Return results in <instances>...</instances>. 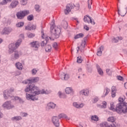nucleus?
Masks as SVG:
<instances>
[{
    "label": "nucleus",
    "instance_id": "774afa93",
    "mask_svg": "<svg viewBox=\"0 0 127 127\" xmlns=\"http://www.w3.org/2000/svg\"><path fill=\"white\" fill-rule=\"evenodd\" d=\"M75 20H76L77 23H79V21H78V18H76L74 19Z\"/></svg>",
    "mask_w": 127,
    "mask_h": 127
},
{
    "label": "nucleus",
    "instance_id": "864d4df0",
    "mask_svg": "<svg viewBox=\"0 0 127 127\" xmlns=\"http://www.w3.org/2000/svg\"><path fill=\"white\" fill-rule=\"evenodd\" d=\"M37 72V70H36L35 69V68H34L32 69V73L33 75H35V74H36V73Z\"/></svg>",
    "mask_w": 127,
    "mask_h": 127
},
{
    "label": "nucleus",
    "instance_id": "3c124183",
    "mask_svg": "<svg viewBox=\"0 0 127 127\" xmlns=\"http://www.w3.org/2000/svg\"><path fill=\"white\" fill-rule=\"evenodd\" d=\"M99 101V98L98 97H95L93 101V103L95 104V103H97Z\"/></svg>",
    "mask_w": 127,
    "mask_h": 127
},
{
    "label": "nucleus",
    "instance_id": "5701e85b",
    "mask_svg": "<svg viewBox=\"0 0 127 127\" xmlns=\"http://www.w3.org/2000/svg\"><path fill=\"white\" fill-rule=\"evenodd\" d=\"M48 107L49 109H55L56 104L53 103V102H50L48 104Z\"/></svg>",
    "mask_w": 127,
    "mask_h": 127
},
{
    "label": "nucleus",
    "instance_id": "69168bd1",
    "mask_svg": "<svg viewBox=\"0 0 127 127\" xmlns=\"http://www.w3.org/2000/svg\"><path fill=\"white\" fill-rule=\"evenodd\" d=\"M124 87L126 89H127V82H126L124 84Z\"/></svg>",
    "mask_w": 127,
    "mask_h": 127
},
{
    "label": "nucleus",
    "instance_id": "0e129e2a",
    "mask_svg": "<svg viewBox=\"0 0 127 127\" xmlns=\"http://www.w3.org/2000/svg\"><path fill=\"white\" fill-rule=\"evenodd\" d=\"M2 117H3V115L2 114V113H1V112H0V119H1V118H2Z\"/></svg>",
    "mask_w": 127,
    "mask_h": 127
},
{
    "label": "nucleus",
    "instance_id": "5fc2aeb1",
    "mask_svg": "<svg viewBox=\"0 0 127 127\" xmlns=\"http://www.w3.org/2000/svg\"><path fill=\"white\" fill-rule=\"evenodd\" d=\"M116 93H117V92L112 91V98H115V97H116Z\"/></svg>",
    "mask_w": 127,
    "mask_h": 127
},
{
    "label": "nucleus",
    "instance_id": "2eb2a0df",
    "mask_svg": "<svg viewBox=\"0 0 127 127\" xmlns=\"http://www.w3.org/2000/svg\"><path fill=\"white\" fill-rule=\"evenodd\" d=\"M18 4V1L14 0L13 1L9 6V8H14V7H16V5Z\"/></svg>",
    "mask_w": 127,
    "mask_h": 127
},
{
    "label": "nucleus",
    "instance_id": "7ed1b4c3",
    "mask_svg": "<svg viewBox=\"0 0 127 127\" xmlns=\"http://www.w3.org/2000/svg\"><path fill=\"white\" fill-rule=\"evenodd\" d=\"M14 91V89L11 88L9 90L6 89L3 92V97L5 100H7L8 98H12V100H15V101L19 100V102L21 104H23L24 101L20 97L18 96H11V93Z\"/></svg>",
    "mask_w": 127,
    "mask_h": 127
},
{
    "label": "nucleus",
    "instance_id": "72a5a7b5",
    "mask_svg": "<svg viewBox=\"0 0 127 127\" xmlns=\"http://www.w3.org/2000/svg\"><path fill=\"white\" fill-rule=\"evenodd\" d=\"M47 42H48V40H47V39H45L44 41H43L41 43V46H42V47L45 46V45H46V44H47Z\"/></svg>",
    "mask_w": 127,
    "mask_h": 127
},
{
    "label": "nucleus",
    "instance_id": "4c0bfd02",
    "mask_svg": "<svg viewBox=\"0 0 127 127\" xmlns=\"http://www.w3.org/2000/svg\"><path fill=\"white\" fill-rule=\"evenodd\" d=\"M108 122H110L111 123H115V121H116V119H115V118L113 117H109L108 119Z\"/></svg>",
    "mask_w": 127,
    "mask_h": 127
},
{
    "label": "nucleus",
    "instance_id": "2f4dec72",
    "mask_svg": "<svg viewBox=\"0 0 127 127\" xmlns=\"http://www.w3.org/2000/svg\"><path fill=\"white\" fill-rule=\"evenodd\" d=\"M52 48L51 47V46L48 45L45 47V51H46V52H50L51 51Z\"/></svg>",
    "mask_w": 127,
    "mask_h": 127
},
{
    "label": "nucleus",
    "instance_id": "de8ad7c7",
    "mask_svg": "<svg viewBox=\"0 0 127 127\" xmlns=\"http://www.w3.org/2000/svg\"><path fill=\"white\" fill-rule=\"evenodd\" d=\"M102 104V108H104V109H105V108H107V102L106 101H103Z\"/></svg>",
    "mask_w": 127,
    "mask_h": 127
},
{
    "label": "nucleus",
    "instance_id": "a878e982",
    "mask_svg": "<svg viewBox=\"0 0 127 127\" xmlns=\"http://www.w3.org/2000/svg\"><path fill=\"white\" fill-rule=\"evenodd\" d=\"M12 0H3L1 2H0V5H3L6 4L7 2H10Z\"/></svg>",
    "mask_w": 127,
    "mask_h": 127
},
{
    "label": "nucleus",
    "instance_id": "393cba45",
    "mask_svg": "<svg viewBox=\"0 0 127 127\" xmlns=\"http://www.w3.org/2000/svg\"><path fill=\"white\" fill-rule=\"evenodd\" d=\"M59 118L60 119H66V120H70V119L68 118V117L66 116V115L64 114H61L59 115Z\"/></svg>",
    "mask_w": 127,
    "mask_h": 127
},
{
    "label": "nucleus",
    "instance_id": "e2e57ef3",
    "mask_svg": "<svg viewBox=\"0 0 127 127\" xmlns=\"http://www.w3.org/2000/svg\"><path fill=\"white\" fill-rule=\"evenodd\" d=\"M21 72L19 71H17L16 72V76H18L19 75H20Z\"/></svg>",
    "mask_w": 127,
    "mask_h": 127
},
{
    "label": "nucleus",
    "instance_id": "f3484780",
    "mask_svg": "<svg viewBox=\"0 0 127 127\" xmlns=\"http://www.w3.org/2000/svg\"><path fill=\"white\" fill-rule=\"evenodd\" d=\"M11 31H12V29L11 28H5L3 30V34H8Z\"/></svg>",
    "mask_w": 127,
    "mask_h": 127
},
{
    "label": "nucleus",
    "instance_id": "cd10ccee",
    "mask_svg": "<svg viewBox=\"0 0 127 127\" xmlns=\"http://www.w3.org/2000/svg\"><path fill=\"white\" fill-rule=\"evenodd\" d=\"M72 92H73V89H72V88L66 87L65 88L66 94H70V93H72Z\"/></svg>",
    "mask_w": 127,
    "mask_h": 127
},
{
    "label": "nucleus",
    "instance_id": "412c9836",
    "mask_svg": "<svg viewBox=\"0 0 127 127\" xmlns=\"http://www.w3.org/2000/svg\"><path fill=\"white\" fill-rule=\"evenodd\" d=\"M32 47H34L35 48H38L39 47L40 44L38 42H33L30 43Z\"/></svg>",
    "mask_w": 127,
    "mask_h": 127
},
{
    "label": "nucleus",
    "instance_id": "4468645a",
    "mask_svg": "<svg viewBox=\"0 0 127 127\" xmlns=\"http://www.w3.org/2000/svg\"><path fill=\"white\" fill-rule=\"evenodd\" d=\"M89 90L88 89H83L80 91L79 94L82 95V96H89Z\"/></svg>",
    "mask_w": 127,
    "mask_h": 127
},
{
    "label": "nucleus",
    "instance_id": "bf43d9fd",
    "mask_svg": "<svg viewBox=\"0 0 127 127\" xmlns=\"http://www.w3.org/2000/svg\"><path fill=\"white\" fill-rule=\"evenodd\" d=\"M84 29H85V30H87V31L89 30V27H88V26L86 25L84 26Z\"/></svg>",
    "mask_w": 127,
    "mask_h": 127
},
{
    "label": "nucleus",
    "instance_id": "58836bf2",
    "mask_svg": "<svg viewBox=\"0 0 127 127\" xmlns=\"http://www.w3.org/2000/svg\"><path fill=\"white\" fill-rule=\"evenodd\" d=\"M106 72L109 76H112V73H113V71L111 70L109 68H107L106 70Z\"/></svg>",
    "mask_w": 127,
    "mask_h": 127
},
{
    "label": "nucleus",
    "instance_id": "0eeeda50",
    "mask_svg": "<svg viewBox=\"0 0 127 127\" xmlns=\"http://www.w3.org/2000/svg\"><path fill=\"white\" fill-rule=\"evenodd\" d=\"M101 127H119V125L116 123H113L112 124H109L107 122H104L100 124Z\"/></svg>",
    "mask_w": 127,
    "mask_h": 127
},
{
    "label": "nucleus",
    "instance_id": "680f3d73",
    "mask_svg": "<svg viewBox=\"0 0 127 127\" xmlns=\"http://www.w3.org/2000/svg\"><path fill=\"white\" fill-rule=\"evenodd\" d=\"M19 37L20 38H22L23 39V38H24V35L23 34H20L19 35Z\"/></svg>",
    "mask_w": 127,
    "mask_h": 127
},
{
    "label": "nucleus",
    "instance_id": "f03ea898",
    "mask_svg": "<svg viewBox=\"0 0 127 127\" xmlns=\"http://www.w3.org/2000/svg\"><path fill=\"white\" fill-rule=\"evenodd\" d=\"M51 33L52 34V38L50 37H47V36L44 34V31L43 30H41V37L43 39H47L48 41L49 39L51 40H54L55 38H59L60 36V33H61V29L57 27H54V26L52 25L51 27Z\"/></svg>",
    "mask_w": 127,
    "mask_h": 127
},
{
    "label": "nucleus",
    "instance_id": "a19ab883",
    "mask_svg": "<svg viewBox=\"0 0 127 127\" xmlns=\"http://www.w3.org/2000/svg\"><path fill=\"white\" fill-rule=\"evenodd\" d=\"M28 0H22V1H21V4L22 5H25V4H26V3H27V1Z\"/></svg>",
    "mask_w": 127,
    "mask_h": 127
},
{
    "label": "nucleus",
    "instance_id": "9b49d317",
    "mask_svg": "<svg viewBox=\"0 0 127 127\" xmlns=\"http://www.w3.org/2000/svg\"><path fill=\"white\" fill-rule=\"evenodd\" d=\"M72 8H73V5L71 3L67 4L66 8L64 10L65 14H68Z\"/></svg>",
    "mask_w": 127,
    "mask_h": 127
},
{
    "label": "nucleus",
    "instance_id": "ea45409f",
    "mask_svg": "<svg viewBox=\"0 0 127 127\" xmlns=\"http://www.w3.org/2000/svg\"><path fill=\"white\" fill-rule=\"evenodd\" d=\"M53 47L55 50H57L58 49V44L57 43H54L53 44Z\"/></svg>",
    "mask_w": 127,
    "mask_h": 127
},
{
    "label": "nucleus",
    "instance_id": "ddd939ff",
    "mask_svg": "<svg viewBox=\"0 0 127 127\" xmlns=\"http://www.w3.org/2000/svg\"><path fill=\"white\" fill-rule=\"evenodd\" d=\"M13 52H14L13 59H15V60H16V59H18V58H19V57H20V56L22 55V53L20 51H15Z\"/></svg>",
    "mask_w": 127,
    "mask_h": 127
},
{
    "label": "nucleus",
    "instance_id": "79ce46f5",
    "mask_svg": "<svg viewBox=\"0 0 127 127\" xmlns=\"http://www.w3.org/2000/svg\"><path fill=\"white\" fill-rule=\"evenodd\" d=\"M63 23H64L63 27H64V28L66 29V28H67V27H68V23H67V22H66V21H64Z\"/></svg>",
    "mask_w": 127,
    "mask_h": 127
},
{
    "label": "nucleus",
    "instance_id": "1a4fd4ad",
    "mask_svg": "<svg viewBox=\"0 0 127 127\" xmlns=\"http://www.w3.org/2000/svg\"><path fill=\"white\" fill-rule=\"evenodd\" d=\"M52 122L55 127H58L60 126V122H59V118L57 117H53L52 118Z\"/></svg>",
    "mask_w": 127,
    "mask_h": 127
},
{
    "label": "nucleus",
    "instance_id": "c756f323",
    "mask_svg": "<svg viewBox=\"0 0 127 127\" xmlns=\"http://www.w3.org/2000/svg\"><path fill=\"white\" fill-rule=\"evenodd\" d=\"M110 89L108 88H106L105 89H104V92H106L105 94L104 95H103L102 96V98H105V97H106V96H107V95L109 94V93H110Z\"/></svg>",
    "mask_w": 127,
    "mask_h": 127
},
{
    "label": "nucleus",
    "instance_id": "6e6d98bb",
    "mask_svg": "<svg viewBox=\"0 0 127 127\" xmlns=\"http://www.w3.org/2000/svg\"><path fill=\"white\" fill-rule=\"evenodd\" d=\"M118 80H119L120 81H123V77L121 76H117Z\"/></svg>",
    "mask_w": 127,
    "mask_h": 127
},
{
    "label": "nucleus",
    "instance_id": "f8f14e48",
    "mask_svg": "<svg viewBox=\"0 0 127 127\" xmlns=\"http://www.w3.org/2000/svg\"><path fill=\"white\" fill-rule=\"evenodd\" d=\"M85 22H87V23H91L93 25H95V21L92 20L91 17L89 16H85L83 19Z\"/></svg>",
    "mask_w": 127,
    "mask_h": 127
},
{
    "label": "nucleus",
    "instance_id": "bb28decb",
    "mask_svg": "<svg viewBox=\"0 0 127 127\" xmlns=\"http://www.w3.org/2000/svg\"><path fill=\"white\" fill-rule=\"evenodd\" d=\"M84 34L83 33H79L74 36V39H78V38H83Z\"/></svg>",
    "mask_w": 127,
    "mask_h": 127
},
{
    "label": "nucleus",
    "instance_id": "473e14b6",
    "mask_svg": "<svg viewBox=\"0 0 127 127\" xmlns=\"http://www.w3.org/2000/svg\"><path fill=\"white\" fill-rule=\"evenodd\" d=\"M110 110H111V111H113V112H115L116 111V108H115V105L114 104V102H111L110 104Z\"/></svg>",
    "mask_w": 127,
    "mask_h": 127
},
{
    "label": "nucleus",
    "instance_id": "20e7f679",
    "mask_svg": "<svg viewBox=\"0 0 127 127\" xmlns=\"http://www.w3.org/2000/svg\"><path fill=\"white\" fill-rule=\"evenodd\" d=\"M118 114H126L127 113V103L126 102L120 103L116 106L115 111Z\"/></svg>",
    "mask_w": 127,
    "mask_h": 127
},
{
    "label": "nucleus",
    "instance_id": "a18cd8bd",
    "mask_svg": "<svg viewBox=\"0 0 127 127\" xmlns=\"http://www.w3.org/2000/svg\"><path fill=\"white\" fill-rule=\"evenodd\" d=\"M27 35L29 38H32L34 37V36H35V34L33 33H30V34H28Z\"/></svg>",
    "mask_w": 127,
    "mask_h": 127
},
{
    "label": "nucleus",
    "instance_id": "6ab92c4d",
    "mask_svg": "<svg viewBox=\"0 0 127 127\" xmlns=\"http://www.w3.org/2000/svg\"><path fill=\"white\" fill-rule=\"evenodd\" d=\"M118 14L121 15V16H125L127 14V9H124L122 11L120 10V9H118Z\"/></svg>",
    "mask_w": 127,
    "mask_h": 127
},
{
    "label": "nucleus",
    "instance_id": "9d476101",
    "mask_svg": "<svg viewBox=\"0 0 127 127\" xmlns=\"http://www.w3.org/2000/svg\"><path fill=\"white\" fill-rule=\"evenodd\" d=\"M86 41H82L80 46L77 47V48L76 49L77 53L79 52V50H80L81 52H84V49H85V46H86Z\"/></svg>",
    "mask_w": 127,
    "mask_h": 127
},
{
    "label": "nucleus",
    "instance_id": "603ef678",
    "mask_svg": "<svg viewBox=\"0 0 127 127\" xmlns=\"http://www.w3.org/2000/svg\"><path fill=\"white\" fill-rule=\"evenodd\" d=\"M111 90L112 92H117V88L116 86H112Z\"/></svg>",
    "mask_w": 127,
    "mask_h": 127
},
{
    "label": "nucleus",
    "instance_id": "423d86ee",
    "mask_svg": "<svg viewBox=\"0 0 127 127\" xmlns=\"http://www.w3.org/2000/svg\"><path fill=\"white\" fill-rule=\"evenodd\" d=\"M28 14H29L28 10L20 11L16 13V16L18 19H23L24 17Z\"/></svg>",
    "mask_w": 127,
    "mask_h": 127
},
{
    "label": "nucleus",
    "instance_id": "338daca9",
    "mask_svg": "<svg viewBox=\"0 0 127 127\" xmlns=\"http://www.w3.org/2000/svg\"><path fill=\"white\" fill-rule=\"evenodd\" d=\"M63 72L61 74V78L62 79V80H63Z\"/></svg>",
    "mask_w": 127,
    "mask_h": 127
},
{
    "label": "nucleus",
    "instance_id": "09e8293b",
    "mask_svg": "<svg viewBox=\"0 0 127 127\" xmlns=\"http://www.w3.org/2000/svg\"><path fill=\"white\" fill-rule=\"evenodd\" d=\"M25 29L26 30H31V27L29 25H28L25 27Z\"/></svg>",
    "mask_w": 127,
    "mask_h": 127
},
{
    "label": "nucleus",
    "instance_id": "c9c22d12",
    "mask_svg": "<svg viewBox=\"0 0 127 127\" xmlns=\"http://www.w3.org/2000/svg\"><path fill=\"white\" fill-rule=\"evenodd\" d=\"M63 80H67L69 79V74H67L63 73Z\"/></svg>",
    "mask_w": 127,
    "mask_h": 127
},
{
    "label": "nucleus",
    "instance_id": "4d7b16f0",
    "mask_svg": "<svg viewBox=\"0 0 127 127\" xmlns=\"http://www.w3.org/2000/svg\"><path fill=\"white\" fill-rule=\"evenodd\" d=\"M21 116H22L23 117H27V113H21L20 114Z\"/></svg>",
    "mask_w": 127,
    "mask_h": 127
},
{
    "label": "nucleus",
    "instance_id": "f704fd0d",
    "mask_svg": "<svg viewBox=\"0 0 127 127\" xmlns=\"http://www.w3.org/2000/svg\"><path fill=\"white\" fill-rule=\"evenodd\" d=\"M35 9L37 12H40L41 11V9L40 8V6H39V5H35Z\"/></svg>",
    "mask_w": 127,
    "mask_h": 127
},
{
    "label": "nucleus",
    "instance_id": "37998d69",
    "mask_svg": "<svg viewBox=\"0 0 127 127\" xmlns=\"http://www.w3.org/2000/svg\"><path fill=\"white\" fill-rule=\"evenodd\" d=\"M92 0H88V8H91V5H92Z\"/></svg>",
    "mask_w": 127,
    "mask_h": 127
},
{
    "label": "nucleus",
    "instance_id": "e433bc0d",
    "mask_svg": "<svg viewBox=\"0 0 127 127\" xmlns=\"http://www.w3.org/2000/svg\"><path fill=\"white\" fill-rule=\"evenodd\" d=\"M24 25V23L23 22H19L16 24L17 27H22Z\"/></svg>",
    "mask_w": 127,
    "mask_h": 127
},
{
    "label": "nucleus",
    "instance_id": "c85d7f7f",
    "mask_svg": "<svg viewBox=\"0 0 127 127\" xmlns=\"http://www.w3.org/2000/svg\"><path fill=\"white\" fill-rule=\"evenodd\" d=\"M22 118L20 116H16L11 118V121H20Z\"/></svg>",
    "mask_w": 127,
    "mask_h": 127
},
{
    "label": "nucleus",
    "instance_id": "a211bd4d",
    "mask_svg": "<svg viewBox=\"0 0 127 127\" xmlns=\"http://www.w3.org/2000/svg\"><path fill=\"white\" fill-rule=\"evenodd\" d=\"M73 105L75 107V108H77V109H81V108H83V107H84V106L83 103H81L79 104L77 103V102H74L73 103Z\"/></svg>",
    "mask_w": 127,
    "mask_h": 127
},
{
    "label": "nucleus",
    "instance_id": "c03bdc74",
    "mask_svg": "<svg viewBox=\"0 0 127 127\" xmlns=\"http://www.w3.org/2000/svg\"><path fill=\"white\" fill-rule=\"evenodd\" d=\"M82 57H78L77 58V63H82Z\"/></svg>",
    "mask_w": 127,
    "mask_h": 127
},
{
    "label": "nucleus",
    "instance_id": "49530a36",
    "mask_svg": "<svg viewBox=\"0 0 127 127\" xmlns=\"http://www.w3.org/2000/svg\"><path fill=\"white\" fill-rule=\"evenodd\" d=\"M28 20H29V21H31V20H32L33 19V15H30L27 17Z\"/></svg>",
    "mask_w": 127,
    "mask_h": 127
},
{
    "label": "nucleus",
    "instance_id": "8fccbe9b",
    "mask_svg": "<svg viewBox=\"0 0 127 127\" xmlns=\"http://www.w3.org/2000/svg\"><path fill=\"white\" fill-rule=\"evenodd\" d=\"M58 95L60 96V98H65L64 97V94H62L61 92H59Z\"/></svg>",
    "mask_w": 127,
    "mask_h": 127
},
{
    "label": "nucleus",
    "instance_id": "dca6fc26",
    "mask_svg": "<svg viewBox=\"0 0 127 127\" xmlns=\"http://www.w3.org/2000/svg\"><path fill=\"white\" fill-rule=\"evenodd\" d=\"M96 66L97 69L98 73L99 74V75H100V76H103V75H104V71H103V69H102L99 64H97Z\"/></svg>",
    "mask_w": 127,
    "mask_h": 127
},
{
    "label": "nucleus",
    "instance_id": "6e6552de",
    "mask_svg": "<svg viewBox=\"0 0 127 127\" xmlns=\"http://www.w3.org/2000/svg\"><path fill=\"white\" fill-rule=\"evenodd\" d=\"M2 107L3 108H6L7 110H10V109H13L14 108V106L11 104V102L7 101L5 102L3 105Z\"/></svg>",
    "mask_w": 127,
    "mask_h": 127
},
{
    "label": "nucleus",
    "instance_id": "b1692460",
    "mask_svg": "<svg viewBox=\"0 0 127 127\" xmlns=\"http://www.w3.org/2000/svg\"><path fill=\"white\" fill-rule=\"evenodd\" d=\"M112 40L113 42L117 43V42H119V40H123V38L122 37H117L116 38H113Z\"/></svg>",
    "mask_w": 127,
    "mask_h": 127
},
{
    "label": "nucleus",
    "instance_id": "13d9d810",
    "mask_svg": "<svg viewBox=\"0 0 127 127\" xmlns=\"http://www.w3.org/2000/svg\"><path fill=\"white\" fill-rule=\"evenodd\" d=\"M31 30H34L35 29H36V26L33 25L32 26H31Z\"/></svg>",
    "mask_w": 127,
    "mask_h": 127
},
{
    "label": "nucleus",
    "instance_id": "4be33fe9",
    "mask_svg": "<svg viewBox=\"0 0 127 127\" xmlns=\"http://www.w3.org/2000/svg\"><path fill=\"white\" fill-rule=\"evenodd\" d=\"M104 50V46H101L99 49H98V51L97 53V55L98 56H101L102 55V52H103V51Z\"/></svg>",
    "mask_w": 127,
    "mask_h": 127
},
{
    "label": "nucleus",
    "instance_id": "7c9ffc66",
    "mask_svg": "<svg viewBox=\"0 0 127 127\" xmlns=\"http://www.w3.org/2000/svg\"><path fill=\"white\" fill-rule=\"evenodd\" d=\"M91 121H94V122H98L99 121V117L97 116H92L91 118Z\"/></svg>",
    "mask_w": 127,
    "mask_h": 127
},
{
    "label": "nucleus",
    "instance_id": "aec40b11",
    "mask_svg": "<svg viewBox=\"0 0 127 127\" xmlns=\"http://www.w3.org/2000/svg\"><path fill=\"white\" fill-rule=\"evenodd\" d=\"M15 67L18 69V70H22L23 66H22V64L19 62L16 63L15 64Z\"/></svg>",
    "mask_w": 127,
    "mask_h": 127
},
{
    "label": "nucleus",
    "instance_id": "f257e3e1",
    "mask_svg": "<svg viewBox=\"0 0 127 127\" xmlns=\"http://www.w3.org/2000/svg\"><path fill=\"white\" fill-rule=\"evenodd\" d=\"M38 81H39V78L32 77L23 81L24 84H28L25 89V92L29 93V94L26 93V97L27 100L37 101L38 98L36 97V96L40 94H46V92L43 89L40 91L38 87L32 84V83H36V82H38Z\"/></svg>",
    "mask_w": 127,
    "mask_h": 127
},
{
    "label": "nucleus",
    "instance_id": "39448f33",
    "mask_svg": "<svg viewBox=\"0 0 127 127\" xmlns=\"http://www.w3.org/2000/svg\"><path fill=\"white\" fill-rule=\"evenodd\" d=\"M21 42H22V40L21 39H19L18 40V41L14 43H11L9 45V50H8V53L9 54H11V53H13V52L17 47L19 46L21 44Z\"/></svg>",
    "mask_w": 127,
    "mask_h": 127
},
{
    "label": "nucleus",
    "instance_id": "052dcab7",
    "mask_svg": "<svg viewBox=\"0 0 127 127\" xmlns=\"http://www.w3.org/2000/svg\"><path fill=\"white\" fill-rule=\"evenodd\" d=\"M119 101L120 103H123V102H124V98H122L120 97L119 98Z\"/></svg>",
    "mask_w": 127,
    "mask_h": 127
}]
</instances>
